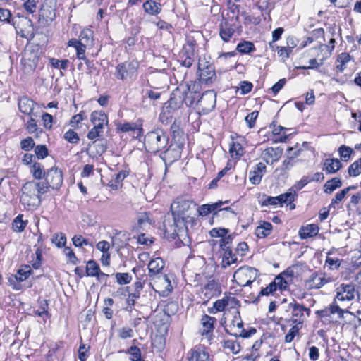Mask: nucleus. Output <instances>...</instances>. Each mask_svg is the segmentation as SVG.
Instances as JSON below:
<instances>
[{"label":"nucleus","mask_w":361,"mask_h":361,"mask_svg":"<svg viewBox=\"0 0 361 361\" xmlns=\"http://www.w3.org/2000/svg\"><path fill=\"white\" fill-rule=\"evenodd\" d=\"M56 16L55 8L46 2L39 11V17L47 22L52 21Z\"/></svg>","instance_id":"nucleus-33"},{"label":"nucleus","mask_w":361,"mask_h":361,"mask_svg":"<svg viewBox=\"0 0 361 361\" xmlns=\"http://www.w3.org/2000/svg\"><path fill=\"white\" fill-rule=\"evenodd\" d=\"M195 204L189 200L177 198L171 206L173 218V224L168 225L164 222L165 231L172 235H178L180 232L187 230L186 224L192 220V215L196 210Z\"/></svg>","instance_id":"nucleus-1"},{"label":"nucleus","mask_w":361,"mask_h":361,"mask_svg":"<svg viewBox=\"0 0 361 361\" xmlns=\"http://www.w3.org/2000/svg\"><path fill=\"white\" fill-rule=\"evenodd\" d=\"M353 152V150L352 148L345 145H341L338 149L339 155L345 161H347L350 159Z\"/></svg>","instance_id":"nucleus-54"},{"label":"nucleus","mask_w":361,"mask_h":361,"mask_svg":"<svg viewBox=\"0 0 361 361\" xmlns=\"http://www.w3.org/2000/svg\"><path fill=\"white\" fill-rule=\"evenodd\" d=\"M51 65L56 68H60L62 70H67L69 64L68 59L59 60L57 59L51 58L49 59Z\"/></svg>","instance_id":"nucleus-51"},{"label":"nucleus","mask_w":361,"mask_h":361,"mask_svg":"<svg viewBox=\"0 0 361 361\" xmlns=\"http://www.w3.org/2000/svg\"><path fill=\"white\" fill-rule=\"evenodd\" d=\"M222 202H216L212 204H202L197 209L199 215L204 216L209 214L212 211H215L222 205Z\"/></svg>","instance_id":"nucleus-38"},{"label":"nucleus","mask_w":361,"mask_h":361,"mask_svg":"<svg viewBox=\"0 0 361 361\" xmlns=\"http://www.w3.org/2000/svg\"><path fill=\"white\" fill-rule=\"evenodd\" d=\"M351 59L349 54L343 52L338 56L337 62L339 63L338 65L336 66L337 70L340 72H343L345 68V65L348 62H349Z\"/></svg>","instance_id":"nucleus-43"},{"label":"nucleus","mask_w":361,"mask_h":361,"mask_svg":"<svg viewBox=\"0 0 361 361\" xmlns=\"http://www.w3.org/2000/svg\"><path fill=\"white\" fill-rule=\"evenodd\" d=\"M288 307L291 310L290 320L295 324L302 326L303 322L310 315V309L297 302L290 303Z\"/></svg>","instance_id":"nucleus-10"},{"label":"nucleus","mask_w":361,"mask_h":361,"mask_svg":"<svg viewBox=\"0 0 361 361\" xmlns=\"http://www.w3.org/2000/svg\"><path fill=\"white\" fill-rule=\"evenodd\" d=\"M99 265L93 260H90L87 263L86 266V272L87 276H96L99 274Z\"/></svg>","instance_id":"nucleus-47"},{"label":"nucleus","mask_w":361,"mask_h":361,"mask_svg":"<svg viewBox=\"0 0 361 361\" xmlns=\"http://www.w3.org/2000/svg\"><path fill=\"white\" fill-rule=\"evenodd\" d=\"M216 95L213 90H209L204 92L197 102L199 109L203 114H207L211 112L216 106Z\"/></svg>","instance_id":"nucleus-11"},{"label":"nucleus","mask_w":361,"mask_h":361,"mask_svg":"<svg viewBox=\"0 0 361 361\" xmlns=\"http://www.w3.org/2000/svg\"><path fill=\"white\" fill-rule=\"evenodd\" d=\"M235 302L234 297L225 296L221 299L217 300L213 305V307L208 308L210 314H215L217 312H222L226 307L233 306Z\"/></svg>","instance_id":"nucleus-21"},{"label":"nucleus","mask_w":361,"mask_h":361,"mask_svg":"<svg viewBox=\"0 0 361 361\" xmlns=\"http://www.w3.org/2000/svg\"><path fill=\"white\" fill-rule=\"evenodd\" d=\"M42 120L43 122V126L46 129L50 130L52 128L53 116L51 114L48 113L43 114L42 115Z\"/></svg>","instance_id":"nucleus-64"},{"label":"nucleus","mask_w":361,"mask_h":361,"mask_svg":"<svg viewBox=\"0 0 361 361\" xmlns=\"http://www.w3.org/2000/svg\"><path fill=\"white\" fill-rule=\"evenodd\" d=\"M51 242L58 247L61 248L65 246L66 243V235L63 233H57L54 234Z\"/></svg>","instance_id":"nucleus-48"},{"label":"nucleus","mask_w":361,"mask_h":361,"mask_svg":"<svg viewBox=\"0 0 361 361\" xmlns=\"http://www.w3.org/2000/svg\"><path fill=\"white\" fill-rule=\"evenodd\" d=\"M283 154V149L277 147H269L263 150L261 154V158L269 165L277 162Z\"/></svg>","instance_id":"nucleus-16"},{"label":"nucleus","mask_w":361,"mask_h":361,"mask_svg":"<svg viewBox=\"0 0 361 361\" xmlns=\"http://www.w3.org/2000/svg\"><path fill=\"white\" fill-rule=\"evenodd\" d=\"M168 136L161 129L149 132L145 137V147L151 153L164 149L168 144Z\"/></svg>","instance_id":"nucleus-3"},{"label":"nucleus","mask_w":361,"mask_h":361,"mask_svg":"<svg viewBox=\"0 0 361 361\" xmlns=\"http://www.w3.org/2000/svg\"><path fill=\"white\" fill-rule=\"evenodd\" d=\"M116 279L118 283L123 285L129 283L132 277L128 273H117L116 274Z\"/></svg>","instance_id":"nucleus-59"},{"label":"nucleus","mask_w":361,"mask_h":361,"mask_svg":"<svg viewBox=\"0 0 361 361\" xmlns=\"http://www.w3.org/2000/svg\"><path fill=\"white\" fill-rule=\"evenodd\" d=\"M319 233V227L317 224H311L302 226L299 230V235L301 239H306L316 236Z\"/></svg>","instance_id":"nucleus-26"},{"label":"nucleus","mask_w":361,"mask_h":361,"mask_svg":"<svg viewBox=\"0 0 361 361\" xmlns=\"http://www.w3.org/2000/svg\"><path fill=\"white\" fill-rule=\"evenodd\" d=\"M243 323L240 316H235L231 322L226 325V330L231 335L238 337L243 333Z\"/></svg>","instance_id":"nucleus-23"},{"label":"nucleus","mask_w":361,"mask_h":361,"mask_svg":"<svg viewBox=\"0 0 361 361\" xmlns=\"http://www.w3.org/2000/svg\"><path fill=\"white\" fill-rule=\"evenodd\" d=\"M223 348L235 355L238 354L241 348L240 343L237 341L232 339L224 340Z\"/></svg>","instance_id":"nucleus-39"},{"label":"nucleus","mask_w":361,"mask_h":361,"mask_svg":"<svg viewBox=\"0 0 361 361\" xmlns=\"http://www.w3.org/2000/svg\"><path fill=\"white\" fill-rule=\"evenodd\" d=\"M202 293L209 301L212 298L216 297L221 293V287L219 284L214 279L209 281L202 289Z\"/></svg>","instance_id":"nucleus-17"},{"label":"nucleus","mask_w":361,"mask_h":361,"mask_svg":"<svg viewBox=\"0 0 361 361\" xmlns=\"http://www.w3.org/2000/svg\"><path fill=\"white\" fill-rule=\"evenodd\" d=\"M216 319L214 317H210L207 314L202 316L201 319L202 329H200L201 334L205 336L207 338L210 339L212 336V332L214 329V323Z\"/></svg>","instance_id":"nucleus-19"},{"label":"nucleus","mask_w":361,"mask_h":361,"mask_svg":"<svg viewBox=\"0 0 361 361\" xmlns=\"http://www.w3.org/2000/svg\"><path fill=\"white\" fill-rule=\"evenodd\" d=\"M72 241L75 247H81L85 245L86 246L90 245L88 240L83 238L80 235H74L73 238H72Z\"/></svg>","instance_id":"nucleus-60"},{"label":"nucleus","mask_w":361,"mask_h":361,"mask_svg":"<svg viewBox=\"0 0 361 361\" xmlns=\"http://www.w3.org/2000/svg\"><path fill=\"white\" fill-rule=\"evenodd\" d=\"M137 227L140 229L145 230L149 227L152 224V221L149 218V214L145 212L141 213L137 216Z\"/></svg>","instance_id":"nucleus-40"},{"label":"nucleus","mask_w":361,"mask_h":361,"mask_svg":"<svg viewBox=\"0 0 361 361\" xmlns=\"http://www.w3.org/2000/svg\"><path fill=\"white\" fill-rule=\"evenodd\" d=\"M267 167L264 164L259 162L249 173L250 181L254 185L260 183L262 178L266 173Z\"/></svg>","instance_id":"nucleus-20"},{"label":"nucleus","mask_w":361,"mask_h":361,"mask_svg":"<svg viewBox=\"0 0 361 361\" xmlns=\"http://www.w3.org/2000/svg\"><path fill=\"white\" fill-rule=\"evenodd\" d=\"M118 335L122 339L130 338L133 336V331L130 327H123L118 329Z\"/></svg>","instance_id":"nucleus-62"},{"label":"nucleus","mask_w":361,"mask_h":361,"mask_svg":"<svg viewBox=\"0 0 361 361\" xmlns=\"http://www.w3.org/2000/svg\"><path fill=\"white\" fill-rule=\"evenodd\" d=\"M301 324H295L290 328L288 333L285 336V342L290 343L294 338L299 334L300 330L302 329Z\"/></svg>","instance_id":"nucleus-49"},{"label":"nucleus","mask_w":361,"mask_h":361,"mask_svg":"<svg viewBox=\"0 0 361 361\" xmlns=\"http://www.w3.org/2000/svg\"><path fill=\"white\" fill-rule=\"evenodd\" d=\"M274 283L276 289H279L281 290L286 289L288 286L287 281L282 277L281 276L279 275L277 276L274 281H272Z\"/></svg>","instance_id":"nucleus-58"},{"label":"nucleus","mask_w":361,"mask_h":361,"mask_svg":"<svg viewBox=\"0 0 361 361\" xmlns=\"http://www.w3.org/2000/svg\"><path fill=\"white\" fill-rule=\"evenodd\" d=\"M235 33V29L232 25L225 21L220 24L219 35L222 40L228 42Z\"/></svg>","instance_id":"nucleus-28"},{"label":"nucleus","mask_w":361,"mask_h":361,"mask_svg":"<svg viewBox=\"0 0 361 361\" xmlns=\"http://www.w3.org/2000/svg\"><path fill=\"white\" fill-rule=\"evenodd\" d=\"M342 167V164L338 159H326L324 162V168L327 173H335Z\"/></svg>","instance_id":"nucleus-29"},{"label":"nucleus","mask_w":361,"mask_h":361,"mask_svg":"<svg viewBox=\"0 0 361 361\" xmlns=\"http://www.w3.org/2000/svg\"><path fill=\"white\" fill-rule=\"evenodd\" d=\"M89 147H93L96 149L97 154H102L106 150V143L103 140H98L93 141L91 144H89Z\"/></svg>","instance_id":"nucleus-46"},{"label":"nucleus","mask_w":361,"mask_h":361,"mask_svg":"<svg viewBox=\"0 0 361 361\" xmlns=\"http://www.w3.org/2000/svg\"><path fill=\"white\" fill-rule=\"evenodd\" d=\"M90 121L94 126L87 135L89 140H93L102 136L104 126L108 125V117L102 111H94L91 114Z\"/></svg>","instance_id":"nucleus-4"},{"label":"nucleus","mask_w":361,"mask_h":361,"mask_svg":"<svg viewBox=\"0 0 361 361\" xmlns=\"http://www.w3.org/2000/svg\"><path fill=\"white\" fill-rule=\"evenodd\" d=\"M128 176V173L126 171H120L119 173H118L116 175V177H115V182L116 183H111L110 184V187L112 188L113 189H117L118 185V184H119L123 180H124Z\"/></svg>","instance_id":"nucleus-63"},{"label":"nucleus","mask_w":361,"mask_h":361,"mask_svg":"<svg viewBox=\"0 0 361 361\" xmlns=\"http://www.w3.org/2000/svg\"><path fill=\"white\" fill-rule=\"evenodd\" d=\"M142 7L145 12L150 16L159 14L162 9L161 4L153 0H147Z\"/></svg>","instance_id":"nucleus-27"},{"label":"nucleus","mask_w":361,"mask_h":361,"mask_svg":"<svg viewBox=\"0 0 361 361\" xmlns=\"http://www.w3.org/2000/svg\"><path fill=\"white\" fill-rule=\"evenodd\" d=\"M35 153L38 159H44L48 155V149L45 145H39L35 147Z\"/></svg>","instance_id":"nucleus-61"},{"label":"nucleus","mask_w":361,"mask_h":361,"mask_svg":"<svg viewBox=\"0 0 361 361\" xmlns=\"http://www.w3.org/2000/svg\"><path fill=\"white\" fill-rule=\"evenodd\" d=\"M93 41V33L92 30L89 29L83 30L79 36V39H78V42H80L81 44L87 46L91 47L92 45Z\"/></svg>","instance_id":"nucleus-36"},{"label":"nucleus","mask_w":361,"mask_h":361,"mask_svg":"<svg viewBox=\"0 0 361 361\" xmlns=\"http://www.w3.org/2000/svg\"><path fill=\"white\" fill-rule=\"evenodd\" d=\"M35 105V102L27 97H23L18 102L20 111L28 116H34L33 110Z\"/></svg>","instance_id":"nucleus-25"},{"label":"nucleus","mask_w":361,"mask_h":361,"mask_svg":"<svg viewBox=\"0 0 361 361\" xmlns=\"http://www.w3.org/2000/svg\"><path fill=\"white\" fill-rule=\"evenodd\" d=\"M34 146L35 142L31 137H27L20 141V147L24 151H30Z\"/></svg>","instance_id":"nucleus-57"},{"label":"nucleus","mask_w":361,"mask_h":361,"mask_svg":"<svg viewBox=\"0 0 361 361\" xmlns=\"http://www.w3.org/2000/svg\"><path fill=\"white\" fill-rule=\"evenodd\" d=\"M138 63L136 61L124 62L116 67L115 76L121 80H133L137 75Z\"/></svg>","instance_id":"nucleus-6"},{"label":"nucleus","mask_w":361,"mask_h":361,"mask_svg":"<svg viewBox=\"0 0 361 361\" xmlns=\"http://www.w3.org/2000/svg\"><path fill=\"white\" fill-rule=\"evenodd\" d=\"M164 262L160 257H156L149 261L148 264L149 279L163 274L161 272L164 267Z\"/></svg>","instance_id":"nucleus-22"},{"label":"nucleus","mask_w":361,"mask_h":361,"mask_svg":"<svg viewBox=\"0 0 361 361\" xmlns=\"http://www.w3.org/2000/svg\"><path fill=\"white\" fill-rule=\"evenodd\" d=\"M238 51L242 54H249L255 51L254 44L247 41H244L241 43H239L236 47Z\"/></svg>","instance_id":"nucleus-45"},{"label":"nucleus","mask_w":361,"mask_h":361,"mask_svg":"<svg viewBox=\"0 0 361 361\" xmlns=\"http://www.w3.org/2000/svg\"><path fill=\"white\" fill-rule=\"evenodd\" d=\"M348 173L350 177H355L361 173V157L350 165Z\"/></svg>","instance_id":"nucleus-44"},{"label":"nucleus","mask_w":361,"mask_h":361,"mask_svg":"<svg viewBox=\"0 0 361 361\" xmlns=\"http://www.w3.org/2000/svg\"><path fill=\"white\" fill-rule=\"evenodd\" d=\"M336 300H335L334 302L331 305H330L328 307L318 312L319 316L321 317H329L331 314H337L338 315L339 318H343L345 312L351 314V312H350L349 311H345V310H342L338 306V305L336 304Z\"/></svg>","instance_id":"nucleus-24"},{"label":"nucleus","mask_w":361,"mask_h":361,"mask_svg":"<svg viewBox=\"0 0 361 361\" xmlns=\"http://www.w3.org/2000/svg\"><path fill=\"white\" fill-rule=\"evenodd\" d=\"M16 32L21 37L31 40L35 37L32 22L30 19H25L20 23V26L16 28Z\"/></svg>","instance_id":"nucleus-18"},{"label":"nucleus","mask_w":361,"mask_h":361,"mask_svg":"<svg viewBox=\"0 0 361 361\" xmlns=\"http://www.w3.org/2000/svg\"><path fill=\"white\" fill-rule=\"evenodd\" d=\"M26 226V223L23 221L22 216H18L13 221L12 226L15 231L22 232Z\"/></svg>","instance_id":"nucleus-55"},{"label":"nucleus","mask_w":361,"mask_h":361,"mask_svg":"<svg viewBox=\"0 0 361 361\" xmlns=\"http://www.w3.org/2000/svg\"><path fill=\"white\" fill-rule=\"evenodd\" d=\"M128 239L127 233L120 231L112 238V246L121 249L127 244Z\"/></svg>","instance_id":"nucleus-34"},{"label":"nucleus","mask_w":361,"mask_h":361,"mask_svg":"<svg viewBox=\"0 0 361 361\" xmlns=\"http://www.w3.org/2000/svg\"><path fill=\"white\" fill-rule=\"evenodd\" d=\"M222 255L221 266L223 268H227L237 262V257L233 253L231 248H224Z\"/></svg>","instance_id":"nucleus-30"},{"label":"nucleus","mask_w":361,"mask_h":361,"mask_svg":"<svg viewBox=\"0 0 361 361\" xmlns=\"http://www.w3.org/2000/svg\"><path fill=\"white\" fill-rule=\"evenodd\" d=\"M355 289L352 284H341L336 288L335 300L338 301H350L355 298Z\"/></svg>","instance_id":"nucleus-15"},{"label":"nucleus","mask_w":361,"mask_h":361,"mask_svg":"<svg viewBox=\"0 0 361 361\" xmlns=\"http://www.w3.org/2000/svg\"><path fill=\"white\" fill-rule=\"evenodd\" d=\"M47 192V185L43 182L30 180L21 188L20 203L28 210L36 209L41 204V195Z\"/></svg>","instance_id":"nucleus-2"},{"label":"nucleus","mask_w":361,"mask_h":361,"mask_svg":"<svg viewBox=\"0 0 361 361\" xmlns=\"http://www.w3.org/2000/svg\"><path fill=\"white\" fill-rule=\"evenodd\" d=\"M342 182L338 178H333L332 179L326 182L324 185V191L327 194L333 192L337 188L341 187Z\"/></svg>","instance_id":"nucleus-37"},{"label":"nucleus","mask_w":361,"mask_h":361,"mask_svg":"<svg viewBox=\"0 0 361 361\" xmlns=\"http://www.w3.org/2000/svg\"><path fill=\"white\" fill-rule=\"evenodd\" d=\"M30 171L36 180H41L46 174L43 165L39 162H34L30 166Z\"/></svg>","instance_id":"nucleus-35"},{"label":"nucleus","mask_w":361,"mask_h":361,"mask_svg":"<svg viewBox=\"0 0 361 361\" xmlns=\"http://www.w3.org/2000/svg\"><path fill=\"white\" fill-rule=\"evenodd\" d=\"M68 47H73L76 50V56L77 58L80 60H86L85 56V50L87 49V46L81 44L80 42H78L77 39H71L68 42Z\"/></svg>","instance_id":"nucleus-31"},{"label":"nucleus","mask_w":361,"mask_h":361,"mask_svg":"<svg viewBox=\"0 0 361 361\" xmlns=\"http://www.w3.org/2000/svg\"><path fill=\"white\" fill-rule=\"evenodd\" d=\"M128 353L130 355L131 361H144L141 356V351L137 346H131Z\"/></svg>","instance_id":"nucleus-53"},{"label":"nucleus","mask_w":361,"mask_h":361,"mask_svg":"<svg viewBox=\"0 0 361 361\" xmlns=\"http://www.w3.org/2000/svg\"><path fill=\"white\" fill-rule=\"evenodd\" d=\"M25 128L29 133L35 134L37 137L43 133V130L38 127L37 122L32 118V116H30V119L25 124Z\"/></svg>","instance_id":"nucleus-41"},{"label":"nucleus","mask_w":361,"mask_h":361,"mask_svg":"<svg viewBox=\"0 0 361 361\" xmlns=\"http://www.w3.org/2000/svg\"><path fill=\"white\" fill-rule=\"evenodd\" d=\"M44 178L46 182L43 183L47 185V192H49V188L53 190H58L62 185L63 180V173L62 171L56 167L49 169L47 171Z\"/></svg>","instance_id":"nucleus-9"},{"label":"nucleus","mask_w":361,"mask_h":361,"mask_svg":"<svg viewBox=\"0 0 361 361\" xmlns=\"http://www.w3.org/2000/svg\"><path fill=\"white\" fill-rule=\"evenodd\" d=\"M258 276V270L253 267H243L233 274V279L240 286H250Z\"/></svg>","instance_id":"nucleus-7"},{"label":"nucleus","mask_w":361,"mask_h":361,"mask_svg":"<svg viewBox=\"0 0 361 361\" xmlns=\"http://www.w3.org/2000/svg\"><path fill=\"white\" fill-rule=\"evenodd\" d=\"M229 152L232 157H239L244 153L242 145L238 142H233L230 147Z\"/></svg>","instance_id":"nucleus-52"},{"label":"nucleus","mask_w":361,"mask_h":361,"mask_svg":"<svg viewBox=\"0 0 361 361\" xmlns=\"http://www.w3.org/2000/svg\"><path fill=\"white\" fill-rule=\"evenodd\" d=\"M150 286L161 297L168 296L173 289L169 276L165 274L150 279Z\"/></svg>","instance_id":"nucleus-5"},{"label":"nucleus","mask_w":361,"mask_h":361,"mask_svg":"<svg viewBox=\"0 0 361 361\" xmlns=\"http://www.w3.org/2000/svg\"><path fill=\"white\" fill-rule=\"evenodd\" d=\"M277 197L280 200L281 205H282L284 203L291 204L295 200V192L290 190L289 192L281 194Z\"/></svg>","instance_id":"nucleus-50"},{"label":"nucleus","mask_w":361,"mask_h":361,"mask_svg":"<svg viewBox=\"0 0 361 361\" xmlns=\"http://www.w3.org/2000/svg\"><path fill=\"white\" fill-rule=\"evenodd\" d=\"M355 186H349L348 188H344L343 190H341L339 192L336 193L335 195V197L332 199L331 202L329 205V208L334 207V204L339 203L341 202L347 195V193L351 190H355Z\"/></svg>","instance_id":"nucleus-42"},{"label":"nucleus","mask_w":361,"mask_h":361,"mask_svg":"<svg viewBox=\"0 0 361 361\" xmlns=\"http://www.w3.org/2000/svg\"><path fill=\"white\" fill-rule=\"evenodd\" d=\"M32 269L30 266H22L16 272L14 276L8 279L9 284L15 290H20L21 288L20 282L25 281L31 274Z\"/></svg>","instance_id":"nucleus-12"},{"label":"nucleus","mask_w":361,"mask_h":361,"mask_svg":"<svg viewBox=\"0 0 361 361\" xmlns=\"http://www.w3.org/2000/svg\"><path fill=\"white\" fill-rule=\"evenodd\" d=\"M330 282H332L331 278L325 274L314 273L307 280L305 285L308 289H319Z\"/></svg>","instance_id":"nucleus-14"},{"label":"nucleus","mask_w":361,"mask_h":361,"mask_svg":"<svg viewBox=\"0 0 361 361\" xmlns=\"http://www.w3.org/2000/svg\"><path fill=\"white\" fill-rule=\"evenodd\" d=\"M198 73L200 81L206 84L212 83L216 79L214 67L204 58L199 59Z\"/></svg>","instance_id":"nucleus-8"},{"label":"nucleus","mask_w":361,"mask_h":361,"mask_svg":"<svg viewBox=\"0 0 361 361\" xmlns=\"http://www.w3.org/2000/svg\"><path fill=\"white\" fill-rule=\"evenodd\" d=\"M64 139L70 143L76 144L79 141V136L73 130H68L63 135Z\"/></svg>","instance_id":"nucleus-56"},{"label":"nucleus","mask_w":361,"mask_h":361,"mask_svg":"<svg viewBox=\"0 0 361 361\" xmlns=\"http://www.w3.org/2000/svg\"><path fill=\"white\" fill-rule=\"evenodd\" d=\"M272 224L267 221H260L255 229V235L257 238H265L270 235L272 231Z\"/></svg>","instance_id":"nucleus-32"},{"label":"nucleus","mask_w":361,"mask_h":361,"mask_svg":"<svg viewBox=\"0 0 361 361\" xmlns=\"http://www.w3.org/2000/svg\"><path fill=\"white\" fill-rule=\"evenodd\" d=\"M188 361H213V357L205 348L198 346L190 349L186 355Z\"/></svg>","instance_id":"nucleus-13"}]
</instances>
